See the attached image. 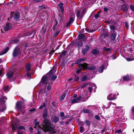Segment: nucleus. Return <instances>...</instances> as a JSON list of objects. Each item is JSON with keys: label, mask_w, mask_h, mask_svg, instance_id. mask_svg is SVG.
<instances>
[{"label": "nucleus", "mask_w": 134, "mask_h": 134, "mask_svg": "<svg viewBox=\"0 0 134 134\" xmlns=\"http://www.w3.org/2000/svg\"><path fill=\"white\" fill-rule=\"evenodd\" d=\"M18 41L17 40H14V42L15 43H17Z\"/></svg>", "instance_id": "60"}, {"label": "nucleus", "mask_w": 134, "mask_h": 134, "mask_svg": "<svg viewBox=\"0 0 134 134\" xmlns=\"http://www.w3.org/2000/svg\"><path fill=\"white\" fill-rule=\"evenodd\" d=\"M77 45L79 47H81L82 46V43L81 41L79 42L77 44Z\"/></svg>", "instance_id": "32"}, {"label": "nucleus", "mask_w": 134, "mask_h": 134, "mask_svg": "<svg viewBox=\"0 0 134 134\" xmlns=\"http://www.w3.org/2000/svg\"><path fill=\"white\" fill-rule=\"evenodd\" d=\"M121 129H119V130H116L115 132L116 133H119L121 132Z\"/></svg>", "instance_id": "53"}, {"label": "nucleus", "mask_w": 134, "mask_h": 134, "mask_svg": "<svg viewBox=\"0 0 134 134\" xmlns=\"http://www.w3.org/2000/svg\"><path fill=\"white\" fill-rule=\"evenodd\" d=\"M79 79V77L77 76H76L75 77L74 80L75 81H77Z\"/></svg>", "instance_id": "51"}, {"label": "nucleus", "mask_w": 134, "mask_h": 134, "mask_svg": "<svg viewBox=\"0 0 134 134\" xmlns=\"http://www.w3.org/2000/svg\"><path fill=\"white\" fill-rule=\"evenodd\" d=\"M132 59H130V58H128L127 59V60L128 61H131L132 60Z\"/></svg>", "instance_id": "58"}, {"label": "nucleus", "mask_w": 134, "mask_h": 134, "mask_svg": "<svg viewBox=\"0 0 134 134\" xmlns=\"http://www.w3.org/2000/svg\"><path fill=\"white\" fill-rule=\"evenodd\" d=\"M47 77L46 76L44 75L43 76L41 79V81L40 83V84H42L43 85H44L45 87H46L48 85H50L51 86L52 85V84L53 83L51 81V83L49 84L48 83H47Z\"/></svg>", "instance_id": "4"}, {"label": "nucleus", "mask_w": 134, "mask_h": 134, "mask_svg": "<svg viewBox=\"0 0 134 134\" xmlns=\"http://www.w3.org/2000/svg\"><path fill=\"white\" fill-rule=\"evenodd\" d=\"M14 18L15 20H18L20 17L19 14L18 12H16L14 13Z\"/></svg>", "instance_id": "19"}, {"label": "nucleus", "mask_w": 134, "mask_h": 134, "mask_svg": "<svg viewBox=\"0 0 134 134\" xmlns=\"http://www.w3.org/2000/svg\"><path fill=\"white\" fill-rule=\"evenodd\" d=\"M85 10H83L81 12V11H78L77 13V16L79 18H81L85 14Z\"/></svg>", "instance_id": "11"}, {"label": "nucleus", "mask_w": 134, "mask_h": 134, "mask_svg": "<svg viewBox=\"0 0 134 134\" xmlns=\"http://www.w3.org/2000/svg\"><path fill=\"white\" fill-rule=\"evenodd\" d=\"M110 29L112 31H113L115 30V27L114 26L112 25L110 26Z\"/></svg>", "instance_id": "38"}, {"label": "nucleus", "mask_w": 134, "mask_h": 134, "mask_svg": "<svg viewBox=\"0 0 134 134\" xmlns=\"http://www.w3.org/2000/svg\"><path fill=\"white\" fill-rule=\"evenodd\" d=\"M79 129L80 130L79 131L81 133H82L84 131V128L83 127H79Z\"/></svg>", "instance_id": "36"}, {"label": "nucleus", "mask_w": 134, "mask_h": 134, "mask_svg": "<svg viewBox=\"0 0 134 134\" xmlns=\"http://www.w3.org/2000/svg\"><path fill=\"white\" fill-rule=\"evenodd\" d=\"M66 94L64 93L63 95L61 96L60 98V101H62L64 100V99L66 96Z\"/></svg>", "instance_id": "31"}, {"label": "nucleus", "mask_w": 134, "mask_h": 134, "mask_svg": "<svg viewBox=\"0 0 134 134\" xmlns=\"http://www.w3.org/2000/svg\"><path fill=\"white\" fill-rule=\"evenodd\" d=\"M9 48L8 47H6L5 49L3 51L0 52V55H2L5 54L9 50Z\"/></svg>", "instance_id": "20"}, {"label": "nucleus", "mask_w": 134, "mask_h": 134, "mask_svg": "<svg viewBox=\"0 0 134 134\" xmlns=\"http://www.w3.org/2000/svg\"><path fill=\"white\" fill-rule=\"evenodd\" d=\"M35 2H37L39 1V0H35Z\"/></svg>", "instance_id": "63"}, {"label": "nucleus", "mask_w": 134, "mask_h": 134, "mask_svg": "<svg viewBox=\"0 0 134 134\" xmlns=\"http://www.w3.org/2000/svg\"><path fill=\"white\" fill-rule=\"evenodd\" d=\"M107 99L109 100H112L115 99V95L112 93L110 94L107 97Z\"/></svg>", "instance_id": "14"}, {"label": "nucleus", "mask_w": 134, "mask_h": 134, "mask_svg": "<svg viewBox=\"0 0 134 134\" xmlns=\"http://www.w3.org/2000/svg\"><path fill=\"white\" fill-rule=\"evenodd\" d=\"M81 98V95H80V96L78 98L71 99V102L73 103H78L80 102Z\"/></svg>", "instance_id": "13"}, {"label": "nucleus", "mask_w": 134, "mask_h": 134, "mask_svg": "<svg viewBox=\"0 0 134 134\" xmlns=\"http://www.w3.org/2000/svg\"><path fill=\"white\" fill-rule=\"evenodd\" d=\"M35 110V108H33L29 110V111L30 112H32Z\"/></svg>", "instance_id": "55"}, {"label": "nucleus", "mask_w": 134, "mask_h": 134, "mask_svg": "<svg viewBox=\"0 0 134 134\" xmlns=\"http://www.w3.org/2000/svg\"><path fill=\"white\" fill-rule=\"evenodd\" d=\"M55 69L54 67H53L52 69L49 71V74H53L55 72Z\"/></svg>", "instance_id": "25"}, {"label": "nucleus", "mask_w": 134, "mask_h": 134, "mask_svg": "<svg viewBox=\"0 0 134 134\" xmlns=\"http://www.w3.org/2000/svg\"><path fill=\"white\" fill-rule=\"evenodd\" d=\"M85 47V48H83L82 49V53L84 55H85L90 49V47L88 45H86Z\"/></svg>", "instance_id": "12"}, {"label": "nucleus", "mask_w": 134, "mask_h": 134, "mask_svg": "<svg viewBox=\"0 0 134 134\" xmlns=\"http://www.w3.org/2000/svg\"><path fill=\"white\" fill-rule=\"evenodd\" d=\"M130 9L132 11H134V6L132 4H130Z\"/></svg>", "instance_id": "42"}, {"label": "nucleus", "mask_w": 134, "mask_h": 134, "mask_svg": "<svg viewBox=\"0 0 134 134\" xmlns=\"http://www.w3.org/2000/svg\"><path fill=\"white\" fill-rule=\"evenodd\" d=\"M85 122L86 123V124L88 126H89L91 124L90 121L88 120H86L85 121Z\"/></svg>", "instance_id": "44"}, {"label": "nucleus", "mask_w": 134, "mask_h": 134, "mask_svg": "<svg viewBox=\"0 0 134 134\" xmlns=\"http://www.w3.org/2000/svg\"><path fill=\"white\" fill-rule=\"evenodd\" d=\"M104 68V66L102 65L99 68L98 70L99 72L102 73L103 72Z\"/></svg>", "instance_id": "23"}, {"label": "nucleus", "mask_w": 134, "mask_h": 134, "mask_svg": "<svg viewBox=\"0 0 134 134\" xmlns=\"http://www.w3.org/2000/svg\"><path fill=\"white\" fill-rule=\"evenodd\" d=\"M21 52L19 48L18 47H16L14 49L13 53V56L15 57L20 54Z\"/></svg>", "instance_id": "7"}, {"label": "nucleus", "mask_w": 134, "mask_h": 134, "mask_svg": "<svg viewBox=\"0 0 134 134\" xmlns=\"http://www.w3.org/2000/svg\"><path fill=\"white\" fill-rule=\"evenodd\" d=\"M87 78V77L86 76H83L81 78V80L82 81L86 80Z\"/></svg>", "instance_id": "40"}, {"label": "nucleus", "mask_w": 134, "mask_h": 134, "mask_svg": "<svg viewBox=\"0 0 134 134\" xmlns=\"http://www.w3.org/2000/svg\"><path fill=\"white\" fill-rule=\"evenodd\" d=\"M64 114L63 112H62L60 113V116L61 117H64Z\"/></svg>", "instance_id": "52"}, {"label": "nucleus", "mask_w": 134, "mask_h": 134, "mask_svg": "<svg viewBox=\"0 0 134 134\" xmlns=\"http://www.w3.org/2000/svg\"><path fill=\"white\" fill-rule=\"evenodd\" d=\"M47 112L44 113L43 114V115L42 116L44 118H45L47 116Z\"/></svg>", "instance_id": "41"}, {"label": "nucleus", "mask_w": 134, "mask_h": 134, "mask_svg": "<svg viewBox=\"0 0 134 134\" xmlns=\"http://www.w3.org/2000/svg\"><path fill=\"white\" fill-rule=\"evenodd\" d=\"M85 29L86 31L88 32H93L96 31L95 30H91L90 31L89 29L88 28H86Z\"/></svg>", "instance_id": "34"}, {"label": "nucleus", "mask_w": 134, "mask_h": 134, "mask_svg": "<svg viewBox=\"0 0 134 134\" xmlns=\"http://www.w3.org/2000/svg\"><path fill=\"white\" fill-rule=\"evenodd\" d=\"M98 52L96 49H94L93 50L92 53L94 55H97L98 53Z\"/></svg>", "instance_id": "30"}, {"label": "nucleus", "mask_w": 134, "mask_h": 134, "mask_svg": "<svg viewBox=\"0 0 134 134\" xmlns=\"http://www.w3.org/2000/svg\"><path fill=\"white\" fill-rule=\"evenodd\" d=\"M81 61H82V60H81V59H79L77 60L76 61V64H77L78 65V64H80L79 63L80 62H81Z\"/></svg>", "instance_id": "45"}, {"label": "nucleus", "mask_w": 134, "mask_h": 134, "mask_svg": "<svg viewBox=\"0 0 134 134\" xmlns=\"http://www.w3.org/2000/svg\"><path fill=\"white\" fill-rule=\"evenodd\" d=\"M66 51H63L62 52L61 55H60L61 57H62L63 55H65L66 53Z\"/></svg>", "instance_id": "46"}, {"label": "nucleus", "mask_w": 134, "mask_h": 134, "mask_svg": "<svg viewBox=\"0 0 134 134\" xmlns=\"http://www.w3.org/2000/svg\"><path fill=\"white\" fill-rule=\"evenodd\" d=\"M16 109L18 111H21L24 110V107L21 102H18L16 104Z\"/></svg>", "instance_id": "5"}, {"label": "nucleus", "mask_w": 134, "mask_h": 134, "mask_svg": "<svg viewBox=\"0 0 134 134\" xmlns=\"http://www.w3.org/2000/svg\"><path fill=\"white\" fill-rule=\"evenodd\" d=\"M108 10V9L106 8H105L104 9V12H107Z\"/></svg>", "instance_id": "56"}, {"label": "nucleus", "mask_w": 134, "mask_h": 134, "mask_svg": "<svg viewBox=\"0 0 134 134\" xmlns=\"http://www.w3.org/2000/svg\"><path fill=\"white\" fill-rule=\"evenodd\" d=\"M58 5L61 9L62 11L63 12L64 10V8L63 7V3H60L58 4Z\"/></svg>", "instance_id": "24"}, {"label": "nucleus", "mask_w": 134, "mask_h": 134, "mask_svg": "<svg viewBox=\"0 0 134 134\" xmlns=\"http://www.w3.org/2000/svg\"><path fill=\"white\" fill-rule=\"evenodd\" d=\"M13 75V72L11 71H10L7 74L8 77L10 82L13 81L15 80V78L12 77Z\"/></svg>", "instance_id": "10"}, {"label": "nucleus", "mask_w": 134, "mask_h": 134, "mask_svg": "<svg viewBox=\"0 0 134 134\" xmlns=\"http://www.w3.org/2000/svg\"><path fill=\"white\" fill-rule=\"evenodd\" d=\"M45 105H46L45 103H43V104L40 107L39 109H42L43 108L45 107Z\"/></svg>", "instance_id": "39"}, {"label": "nucleus", "mask_w": 134, "mask_h": 134, "mask_svg": "<svg viewBox=\"0 0 134 134\" xmlns=\"http://www.w3.org/2000/svg\"><path fill=\"white\" fill-rule=\"evenodd\" d=\"M100 13L98 12L94 16L96 19H97L99 16V14Z\"/></svg>", "instance_id": "43"}, {"label": "nucleus", "mask_w": 134, "mask_h": 134, "mask_svg": "<svg viewBox=\"0 0 134 134\" xmlns=\"http://www.w3.org/2000/svg\"><path fill=\"white\" fill-rule=\"evenodd\" d=\"M57 23H56V24L55 25H54L53 27V30H55V29L56 26L57 25Z\"/></svg>", "instance_id": "54"}, {"label": "nucleus", "mask_w": 134, "mask_h": 134, "mask_svg": "<svg viewBox=\"0 0 134 134\" xmlns=\"http://www.w3.org/2000/svg\"><path fill=\"white\" fill-rule=\"evenodd\" d=\"M131 111L133 114L131 115V116L132 118L134 119V106L132 108Z\"/></svg>", "instance_id": "29"}, {"label": "nucleus", "mask_w": 134, "mask_h": 134, "mask_svg": "<svg viewBox=\"0 0 134 134\" xmlns=\"http://www.w3.org/2000/svg\"><path fill=\"white\" fill-rule=\"evenodd\" d=\"M77 96V95L76 94H75L73 96V97L74 98H76Z\"/></svg>", "instance_id": "59"}, {"label": "nucleus", "mask_w": 134, "mask_h": 134, "mask_svg": "<svg viewBox=\"0 0 134 134\" xmlns=\"http://www.w3.org/2000/svg\"><path fill=\"white\" fill-rule=\"evenodd\" d=\"M9 88V86H5L3 88V90L4 91H6L8 90Z\"/></svg>", "instance_id": "47"}, {"label": "nucleus", "mask_w": 134, "mask_h": 134, "mask_svg": "<svg viewBox=\"0 0 134 134\" xmlns=\"http://www.w3.org/2000/svg\"><path fill=\"white\" fill-rule=\"evenodd\" d=\"M87 66L86 68V69H87L91 70H93L96 68L95 66L94 65H90L87 64Z\"/></svg>", "instance_id": "17"}, {"label": "nucleus", "mask_w": 134, "mask_h": 134, "mask_svg": "<svg viewBox=\"0 0 134 134\" xmlns=\"http://www.w3.org/2000/svg\"><path fill=\"white\" fill-rule=\"evenodd\" d=\"M11 25L10 24H8L6 25H4L3 28L1 29V32L4 33L7 31L9 30L11 28Z\"/></svg>", "instance_id": "8"}, {"label": "nucleus", "mask_w": 134, "mask_h": 134, "mask_svg": "<svg viewBox=\"0 0 134 134\" xmlns=\"http://www.w3.org/2000/svg\"><path fill=\"white\" fill-rule=\"evenodd\" d=\"M52 119L54 123H56L59 120V119L57 116H54L52 118Z\"/></svg>", "instance_id": "22"}, {"label": "nucleus", "mask_w": 134, "mask_h": 134, "mask_svg": "<svg viewBox=\"0 0 134 134\" xmlns=\"http://www.w3.org/2000/svg\"><path fill=\"white\" fill-rule=\"evenodd\" d=\"M88 92L87 90H84L83 92V95H80L81 98L82 99H84L86 98V97L87 96Z\"/></svg>", "instance_id": "16"}, {"label": "nucleus", "mask_w": 134, "mask_h": 134, "mask_svg": "<svg viewBox=\"0 0 134 134\" xmlns=\"http://www.w3.org/2000/svg\"><path fill=\"white\" fill-rule=\"evenodd\" d=\"M95 118L97 120H100V117L97 115H96L95 116Z\"/></svg>", "instance_id": "50"}, {"label": "nucleus", "mask_w": 134, "mask_h": 134, "mask_svg": "<svg viewBox=\"0 0 134 134\" xmlns=\"http://www.w3.org/2000/svg\"><path fill=\"white\" fill-rule=\"evenodd\" d=\"M123 80L124 81H128L130 80V78L128 76H125L123 77Z\"/></svg>", "instance_id": "27"}, {"label": "nucleus", "mask_w": 134, "mask_h": 134, "mask_svg": "<svg viewBox=\"0 0 134 134\" xmlns=\"http://www.w3.org/2000/svg\"><path fill=\"white\" fill-rule=\"evenodd\" d=\"M51 89V86L48 85L47 87H45L44 88L41 89L39 92V94H40L42 93L46 94H47L48 93L49 91Z\"/></svg>", "instance_id": "3"}, {"label": "nucleus", "mask_w": 134, "mask_h": 134, "mask_svg": "<svg viewBox=\"0 0 134 134\" xmlns=\"http://www.w3.org/2000/svg\"><path fill=\"white\" fill-rule=\"evenodd\" d=\"M2 72L1 71H0V76L2 77Z\"/></svg>", "instance_id": "61"}, {"label": "nucleus", "mask_w": 134, "mask_h": 134, "mask_svg": "<svg viewBox=\"0 0 134 134\" xmlns=\"http://www.w3.org/2000/svg\"><path fill=\"white\" fill-rule=\"evenodd\" d=\"M125 25L127 28V29H128L129 28V25L128 23L127 22H125Z\"/></svg>", "instance_id": "49"}, {"label": "nucleus", "mask_w": 134, "mask_h": 134, "mask_svg": "<svg viewBox=\"0 0 134 134\" xmlns=\"http://www.w3.org/2000/svg\"><path fill=\"white\" fill-rule=\"evenodd\" d=\"M103 50L104 51L109 52L111 50V49L109 48H107L106 47H104L103 48Z\"/></svg>", "instance_id": "35"}, {"label": "nucleus", "mask_w": 134, "mask_h": 134, "mask_svg": "<svg viewBox=\"0 0 134 134\" xmlns=\"http://www.w3.org/2000/svg\"><path fill=\"white\" fill-rule=\"evenodd\" d=\"M41 129H37V131H38V133H37L36 134H43L42 131H41Z\"/></svg>", "instance_id": "37"}, {"label": "nucleus", "mask_w": 134, "mask_h": 134, "mask_svg": "<svg viewBox=\"0 0 134 134\" xmlns=\"http://www.w3.org/2000/svg\"><path fill=\"white\" fill-rule=\"evenodd\" d=\"M33 33L31 32H30V33L28 35H30V34H32Z\"/></svg>", "instance_id": "64"}, {"label": "nucleus", "mask_w": 134, "mask_h": 134, "mask_svg": "<svg viewBox=\"0 0 134 134\" xmlns=\"http://www.w3.org/2000/svg\"><path fill=\"white\" fill-rule=\"evenodd\" d=\"M14 13V12H12L11 13V15H12L11 17L12 16L13 14Z\"/></svg>", "instance_id": "62"}, {"label": "nucleus", "mask_w": 134, "mask_h": 134, "mask_svg": "<svg viewBox=\"0 0 134 134\" xmlns=\"http://www.w3.org/2000/svg\"><path fill=\"white\" fill-rule=\"evenodd\" d=\"M30 66L31 64L28 63L27 64L26 66V74L28 77H30V73L29 72L30 70Z\"/></svg>", "instance_id": "9"}, {"label": "nucleus", "mask_w": 134, "mask_h": 134, "mask_svg": "<svg viewBox=\"0 0 134 134\" xmlns=\"http://www.w3.org/2000/svg\"><path fill=\"white\" fill-rule=\"evenodd\" d=\"M57 77L56 76H53L52 77V81H54L55 80L56 78Z\"/></svg>", "instance_id": "48"}, {"label": "nucleus", "mask_w": 134, "mask_h": 134, "mask_svg": "<svg viewBox=\"0 0 134 134\" xmlns=\"http://www.w3.org/2000/svg\"><path fill=\"white\" fill-rule=\"evenodd\" d=\"M91 86L92 87H89L88 88V90L90 92H91L92 91V90L93 88V87H96V85L94 84H92Z\"/></svg>", "instance_id": "26"}, {"label": "nucleus", "mask_w": 134, "mask_h": 134, "mask_svg": "<svg viewBox=\"0 0 134 134\" xmlns=\"http://www.w3.org/2000/svg\"><path fill=\"white\" fill-rule=\"evenodd\" d=\"M75 18V14L74 13H73L71 15L70 21L68 23L69 25L70 24L74 21V19Z\"/></svg>", "instance_id": "15"}, {"label": "nucleus", "mask_w": 134, "mask_h": 134, "mask_svg": "<svg viewBox=\"0 0 134 134\" xmlns=\"http://www.w3.org/2000/svg\"><path fill=\"white\" fill-rule=\"evenodd\" d=\"M7 99V98L5 97H2L0 99V110L1 111H3L6 109L4 102Z\"/></svg>", "instance_id": "2"}, {"label": "nucleus", "mask_w": 134, "mask_h": 134, "mask_svg": "<svg viewBox=\"0 0 134 134\" xmlns=\"http://www.w3.org/2000/svg\"><path fill=\"white\" fill-rule=\"evenodd\" d=\"M85 37V36L83 34H81L79 35L78 39L80 40L83 39Z\"/></svg>", "instance_id": "28"}, {"label": "nucleus", "mask_w": 134, "mask_h": 134, "mask_svg": "<svg viewBox=\"0 0 134 134\" xmlns=\"http://www.w3.org/2000/svg\"><path fill=\"white\" fill-rule=\"evenodd\" d=\"M91 111L88 109H84L83 110V112L84 113H88L90 112Z\"/></svg>", "instance_id": "33"}, {"label": "nucleus", "mask_w": 134, "mask_h": 134, "mask_svg": "<svg viewBox=\"0 0 134 134\" xmlns=\"http://www.w3.org/2000/svg\"><path fill=\"white\" fill-rule=\"evenodd\" d=\"M45 125L43 126L42 128L40 127L39 125V123L38 122H36L35 124L34 128H38L39 129H41L44 132H47L49 131L51 133H53L55 132L54 129L52 128L50 126L47 125L48 124V121L46 119H45L44 120Z\"/></svg>", "instance_id": "1"}, {"label": "nucleus", "mask_w": 134, "mask_h": 134, "mask_svg": "<svg viewBox=\"0 0 134 134\" xmlns=\"http://www.w3.org/2000/svg\"><path fill=\"white\" fill-rule=\"evenodd\" d=\"M121 9L124 12H126L128 10L127 7L126 5L125 4H124L122 5Z\"/></svg>", "instance_id": "18"}, {"label": "nucleus", "mask_w": 134, "mask_h": 134, "mask_svg": "<svg viewBox=\"0 0 134 134\" xmlns=\"http://www.w3.org/2000/svg\"><path fill=\"white\" fill-rule=\"evenodd\" d=\"M87 64L85 63H83V64H78L79 68L77 69L76 73L77 74H79L82 70L81 68H83L84 69H86V68L87 66Z\"/></svg>", "instance_id": "6"}, {"label": "nucleus", "mask_w": 134, "mask_h": 134, "mask_svg": "<svg viewBox=\"0 0 134 134\" xmlns=\"http://www.w3.org/2000/svg\"><path fill=\"white\" fill-rule=\"evenodd\" d=\"M116 35V33H113L111 36L110 39L111 41H114L115 40Z\"/></svg>", "instance_id": "21"}, {"label": "nucleus", "mask_w": 134, "mask_h": 134, "mask_svg": "<svg viewBox=\"0 0 134 134\" xmlns=\"http://www.w3.org/2000/svg\"><path fill=\"white\" fill-rule=\"evenodd\" d=\"M81 59V60H82V61H86V58H82V59Z\"/></svg>", "instance_id": "57"}]
</instances>
